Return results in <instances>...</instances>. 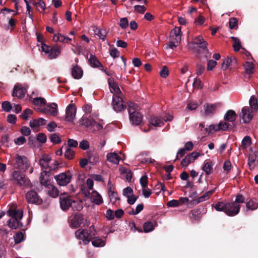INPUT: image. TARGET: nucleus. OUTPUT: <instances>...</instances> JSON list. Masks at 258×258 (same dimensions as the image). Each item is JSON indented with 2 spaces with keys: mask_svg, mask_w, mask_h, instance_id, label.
<instances>
[{
  "mask_svg": "<svg viewBox=\"0 0 258 258\" xmlns=\"http://www.w3.org/2000/svg\"><path fill=\"white\" fill-rule=\"evenodd\" d=\"M215 210L219 212H224L229 216H234L238 214L240 211V206L236 205L233 202H218L215 205L212 206Z\"/></svg>",
  "mask_w": 258,
  "mask_h": 258,
  "instance_id": "f257e3e1",
  "label": "nucleus"
},
{
  "mask_svg": "<svg viewBox=\"0 0 258 258\" xmlns=\"http://www.w3.org/2000/svg\"><path fill=\"white\" fill-rule=\"evenodd\" d=\"M96 232L94 226L92 225L89 230L86 229H78L75 234L78 239L82 240L85 244H87L92 239V236L96 235Z\"/></svg>",
  "mask_w": 258,
  "mask_h": 258,
  "instance_id": "f03ea898",
  "label": "nucleus"
},
{
  "mask_svg": "<svg viewBox=\"0 0 258 258\" xmlns=\"http://www.w3.org/2000/svg\"><path fill=\"white\" fill-rule=\"evenodd\" d=\"M135 103L130 102L128 105V108L127 110L130 121L133 124L138 125L142 122L143 116L139 112L135 110Z\"/></svg>",
  "mask_w": 258,
  "mask_h": 258,
  "instance_id": "7ed1b4c3",
  "label": "nucleus"
},
{
  "mask_svg": "<svg viewBox=\"0 0 258 258\" xmlns=\"http://www.w3.org/2000/svg\"><path fill=\"white\" fill-rule=\"evenodd\" d=\"M12 177L13 180L17 181V183L20 186H24L31 187L32 186L30 179L19 171H13Z\"/></svg>",
  "mask_w": 258,
  "mask_h": 258,
  "instance_id": "20e7f679",
  "label": "nucleus"
},
{
  "mask_svg": "<svg viewBox=\"0 0 258 258\" xmlns=\"http://www.w3.org/2000/svg\"><path fill=\"white\" fill-rule=\"evenodd\" d=\"M14 167L16 169L26 171L30 166V162L28 158L25 156L17 155L15 157Z\"/></svg>",
  "mask_w": 258,
  "mask_h": 258,
  "instance_id": "39448f33",
  "label": "nucleus"
},
{
  "mask_svg": "<svg viewBox=\"0 0 258 258\" xmlns=\"http://www.w3.org/2000/svg\"><path fill=\"white\" fill-rule=\"evenodd\" d=\"M73 175L70 170L60 173L54 176V178L58 184L60 186H66L71 181Z\"/></svg>",
  "mask_w": 258,
  "mask_h": 258,
  "instance_id": "423d86ee",
  "label": "nucleus"
},
{
  "mask_svg": "<svg viewBox=\"0 0 258 258\" xmlns=\"http://www.w3.org/2000/svg\"><path fill=\"white\" fill-rule=\"evenodd\" d=\"M73 199L71 196L68 195L64 192L60 194L59 196L60 207L63 211H67L70 207L73 202Z\"/></svg>",
  "mask_w": 258,
  "mask_h": 258,
  "instance_id": "0eeeda50",
  "label": "nucleus"
},
{
  "mask_svg": "<svg viewBox=\"0 0 258 258\" xmlns=\"http://www.w3.org/2000/svg\"><path fill=\"white\" fill-rule=\"evenodd\" d=\"M25 198L27 202L30 204L40 205L43 200L34 190H30L26 194Z\"/></svg>",
  "mask_w": 258,
  "mask_h": 258,
  "instance_id": "6e6552de",
  "label": "nucleus"
},
{
  "mask_svg": "<svg viewBox=\"0 0 258 258\" xmlns=\"http://www.w3.org/2000/svg\"><path fill=\"white\" fill-rule=\"evenodd\" d=\"M253 112L248 106L243 107L241 112L239 114V117L242 119L244 123H248L253 118Z\"/></svg>",
  "mask_w": 258,
  "mask_h": 258,
  "instance_id": "1a4fd4ad",
  "label": "nucleus"
},
{
  "mask_svg": "<svg viewBox=\"0 0 258 258\" xmlns=\"http://www.w3.org/2000/svg\"><path fill=\"white\" fill-rule=\"evenodd\" d=\"M76 110L75 104H69L66 108L65 120L73 122L76 116Z\"/></svg>",
  "mask_w": 258,
  "mask_h": 258,
  "instance_id": "9d476101",
  "label": "nucleus"
},
{
  "mask_svg": "<svg viewBox=\"0 0 258 258\" xmlns=\"http://www.w3.org/2000/svg\"><path fill=\"white\" fill-rule=\"evenodd\" d=\"M112 105L113 109L116 112L124 110L126 108L125 105L123 104L122 99L118 96L113 97Z\"/></svg>",
  "mask_w": 258,
  "mask_h": 258,
  "instance_id": "9b49d317",
  "label": "nucleus"
},
{
  "mask_svg": "<svg viewBox=\"0 0 258 258\" xmlns=\"http://www.w3.org/2000/svg\"><path fill=\"white\" fill-rule=\"evenodd\" d=\"M83 220V215L81 213H77L71 220L70 225L73 228H78L81 226Z\"/></svg>",
  "mask_w": 258,
  "mask_h": 258,
  "instance_id": "f8f14e48",
  "label": "nucleus"
},
{
  "mask_svg": "<svg viewBox=\"0 0 258 258\" xmlns=\"http://www.w3.org/2000/svg\"><path fill=\"white\" fill-rule=\"evenodd\" d=\"M26 92V89L21 85H15L12 95L18 98H22L24 97Z\"/></svg>",
  "mask_w": 258,
  "mask_h": 258,
  "instance_id": "ddd939ff",
  "label": "nucleus"
},
{
  "mask_svg": "<svg viewBox=\"0 0 258 258\" xmlns=\"http://www.w3.org/2000/svg\"><path fill=\"white\" fill-rule=\"evenodd\" d=\"M87 157L89 162L92 165H95L99 159V156L97 152L95 150H89L87 152Z\"/></svg>",
  "mask_w": 258,
  "mask_h": 258,
  "instance_id": "4468645a",
  "label": "nucleus"
},
{
  "mask_svg": "<svg viewBox=\"0 0 258 258\" xmlns=\"http://www.w3.org/2000/svg\"><path fill=\"white\" fill-rule=\"evenodd\" d=\"M71 74L75 79H80L83 75V71L82 68L77 64L73 66Z\"/></svg>",
  "mask_w": 258,
  "mask_h": 258,
  "instance_id": "2eb2a0df",
  "label": "nucleus"
},
{
  "mask_svg": "<svg viewBox=\"0 0 258 258\" xmlns=\"http://www.w3.org/2000/svg\"><path fill=\"white\" fill-rule=\"evenodd\" d=\"M237 117V115L235 111L233 110L230 109L227 110L225 113L224 119L225 121L231 122L233 124L234 123V121Z\"/></svg>",
  "mask_w": 258,
  "mask_h": 258,
  "instance_id": "dca6fc26",
  "label": "nucleus"
},
{
  "mask_svg": "<svg viewBox=\"0 0 258 258\" xmlns=\"http://www.w3.org/2000/svg\"><path fill=\"white\" fill-rule=\"evenodd\" d=\"M193 43L198 45L200 48L204 50H207V42L204 40L203 37L201 35L196 37L194 39Z\"/></svg>",
  "mask_w": 258,
  "mask_h": 258,
  "instance_id": "f3484780",
  "label": "nucleus"
},
{
  "mask_svg": "<svg viewBox=\"0 0 258 258\" xmlns=\"http://www.w3.org/2000/svg\"><path fill=\"white\" fill-rule=\"evenodd\" d=\"M202 217V214L199 210L194 209L189 213V217L192 221L198 222Z\"/></svg>",
  "mask_w": 258,
  "mask_h": 258,
  "instance_id": "a211bd4d",
  "label": "nucleus"
},
{
  "mask_svg": "<svg viewBox=\"0 0 258 258\" xmlns=\"http://www.w3.org/2000/svg\"><path fill=\"white\" fill-rule=\"evenodd\" d=\"M90 65L93 68H103V65L97 59V57L93 54H91L89 59Z\"/></svg>",
  "mask_w": 258,
  "mask_h": 258,
  "instance_id": "6ab92c4d",
  "label": "nucleus"
},
{
  "mask_svg": "<svg viewBox=\"0 0 258 258\" xmlns=\"http://www.w3.org/2000/svg\"><path fill=\"white\" fill-rule=\"evenodd\" d=\"M57 105L55 103L49 104L44 108L45 112L49 113L52 116L57 115Z\"/></svg>",
  "mask_w": 258,
  "mask_h": 258,
  "instance_id": "aec40b11",
  "label": "nucleus"
},
{
  "mask_svg": "<svg viewBox=\"0 0 258 258\" xmlns=\"http://www.w3.org/2000/svg\"><path fill=\"white\" fill-rule=\"evenodd\" d=\"M220 105V103L207 104L206 105H205L204 108L205 114L208 115L210 113H214L216 111V108Z\"/></svg>",
  "mask_w": 258,
  "mask_h": 258,
  "instance_id": "412c9836",
  "label": "nucleus"
},
{
  "mask_svg": "<svg viewBox=\"0 0 258 258\" xmlns=\"http://www.w3.org/2000/svg\"><path fill=\"white\" fill-rule=\"evenodd\" d=\"M92 202L97 205H99L103 203V199L101 195L96 191H93L90 197Z\"/></svg>",
  "mask_w": 258,
  "mask_h": 258,
  "instance_id": "4be33fe9",
  "label": "nucleus"
},
{
  "mask_svg": "<svg viewBox=\"0 0 258 258\" xmlns=\"http://www.w3.org/2000/svg\"><path fill=\"white\" fill-rule=\"evenodd\" d=\"M214 163L212 161H205L202 167V169L204 171L207 175H210L213 172Z\"/></svg>",
  "mask_w": 258,
  "mask_h": 258,
  "instance_id": "5701e85b",
  "label": "nucleus"
},
{
  "mask_svg": "<svg viewBox=\"0 0 258 258\" xmlns=\"http://www.w3.org/2000/svg\"><path fill=\"white\" fill-rule=\"evenodd\" d=\"M46 120L43 118H38L31 120L29 122V125L31 128H35L38 127L40 125H43L46 124Z\"/></svg>",
  "mask_w": 258,
  "mask_h": 258,
  "instance_id": "b1692460",
  "label": "nucleus"
},
{
  "mask_svg": "<svg viewBox=\"0 0 258 258\" xmlns=\"http://www.w3.org/2000/svg\"><path fill=\"white\" fill-rule=\"evenodd\" d=\"M47 172L46 171H42L40 176V182L42 185L45 186L47 187L48 185H51L50 183V180L49 179V175L45 178V176L47 175Z\"/></svg>",
  "mask_w": 258,
  "mask_h": 258,
  "instance_id": "393cba45",
  "label": "nucleus"
},
{
  "mask_svg": "<svg viewBox=\"0 0 258 258\" xmlns=\"http://www.w3.org/2000/svg\"><path fill=\"white\" fill-rule=\"evenodd\" d=\"M108 83L110 90L113 91L114 93L118 94L121 93L120 90L117 85V84L114 81L113 79L109 78L108 79Z\"/></svg>",
  "mask_w": 258,
  "mask_h": 258,
  "instance_id": "a878e982",
  "label": "nucleus"
},
{
  "mask_svg": "<svg viewBox=\"0 0 258 258\" xmlns=\"http://www.w3.org/2000/svg\"><path fill=\"white\" fill-rule=\"evenodd\" d=\"M60 47L57 45H55L52 47L49 53L50 58H55L60 54Z\"/></svg>",
  "mask_w": 258,
  "mask_h": 258,
  "instance_id": "bb28decb",
  "label": "nucleus"
},
{
  "mask_svg": "<svg viewBox=\"0 0 258 258\" xmlns=\"http://www.w3.org/2000/svg\"><path fill=\"white\" fill-rule=\"evenodd\" d=\"M149 122L155 126H161L164 124L163 120L155 116H152L150 117L149 119Z\"/></svg>",
  "mask_w": 258,
  "mask_h": 258,
  "instance_id": "cd10ccee",
  "label": "nucleus"
},
{
  "mask_svg": "<svg viewBox=\"0 0 258 258\" xmlns=\"http://www.w3.org/2000/svg\"><path fill=\"white\" fill-rule=\"evenodd\" d=\"M120 159L119 156L115 153H110L107 155V161L114 164H118Z\"/></svg>",
  "mask_w": 258,
  "mask_h": 258,
  "instance_id": "c85d7f7f",
  "label": "nucleus"
},
{
  "mask_svg": "<svg viewBox=\"0 0 258 258\" xmlns=\"http://www.w3.org/2000/svg\"><path fill=\"white\" fill-rule=\"evenodd\" d=\"M46 188L47 189V194L49 196L51 197L52 198H55L58 196L59 190L56 187H55L53 185L51 184L50 185H48V186Z\"/></svg>",
  "mask_w": 258,
  "mask_h": 258,
  "instance_id": "c756f323",
  "label": "nucleus"
},
{
  "mask_svg": "<svg viewBox=\"0 0 258 258\" xmlns=\"http://www.w3.org/2000/svg\"><path fill=\"white\" fill-rule=\"evenodd\" d=\"M218 125L219 127H218V128L219 131L220 130L227 131L228 129H233L236 125L235 123H233V125H231L227 122L223 121H220Z\"/></svg>",
  "mask_w": 258,
  "mask_h": 258,
  "instance_id": "7c9ffc66",
  "label": "nucleus"
},
{
  "mask_svg": "<svg viewBox=\"0 0 258 258\" xmlns=\"http://www.w3.org/2000/svg\"><path fill=\"white\" fill-rule=\"evenodd\" d=\"M91 240L92 241V245L95 247H102L104 246L105 244V241L99 237H95L92 238Z\"/></svg>",
  "mask_w": 258,
  "mask_h": 258,
  "instance_id": "2f4dec72",
  "label": "nucleus"
},
{
  "mask_svg": "<svg viewBox=\"0 0 258 258\" xmlns=\"http://www.w3.org/2000/svg\"><path fill=\"white\" fill-rule=\"evenodd\" d=\"M94 31L95 34L97 35L100 39H102L103 41L105 40L107 34L106 30L96 27L94 30Z\"/></svg>",
  "mask_w": 258,
  "mask_h": 258,
  "instance_id": "473e14b6",
  "label": "nucleus"
},
{
  "mask_svg": "<svg viewBox=\"0 0 258 258\" xmlns=\"http://www.w3.org/2000/svg\"><path fill=\"white\" fill-rule=\"evenodd\" d=\"M72 210L74 211H80L82 210L83 207L82 205V202L78 200H73V202L71 205Z\"/></svg>",
  "mask_w": 258,
  "mask_h": 258,
  "instance_id": "72a5a7b5",
  "label": "nucleus"
},
{
  "mask_svg": "<svg viewBox=\"0 0 258 258\" xmlns=\"http://www.w3.org/2000/svg\"><path fill=\"white\" fill-rule=\"evenodd\" d=\"M244 67L246 74L250 75L253 73L254 67L252 62L246 61Z\"/></svg>",
  "mask_w": 258,
  "mask_h": 258,
  "instance_id": "f704fd0d",
  "label": "nucleus"
},
{
  "mask_svg": "<svg viewBox=\"0 0 258 258\" xmlns=\"http://www.w3.org/2000/svg\"><path fill=\"white\" fill-rule=\"evenodd\" d=\"M181 33L180 28H175L172 33L173 39H174L177 43L180 42L181 40Z\"/></svg>",
  "mask_w": 258,
  "mask_h": 258,
  "instance_id": "c9c22d12",
  "label": "nucleus"
},
{
  "mask_svg": "<svg viewBox=\"0 0 258 258\" xmlns=\"http://www.w3.org/2000/svg\"><path fill=\"white\" fill-rule=\"evenodd\" d=\"M251 144V139L248 136H245L242 140L241 148L242 149H246Z\"/></svg>",
  "mask_w": 258,
  "mask_h": 258,
  "instance_id": "e433bc0d",
  "label": "nucleus"
},
{
  "mask_svg": "<svg viewBox=\"0 0 258 258\" xmlns=\"http://www.w3.org/2000/svg\"><path fill=\"white\" fill-rule=\"evenodd\" d=\"M94 121V120L93 119H90L88 117H83L80 120V124L84 125L86 127H91Z\"/></svg>",
  "mask_w": 258,
  "mask_h": 258,
  "instance_id": "4c0bfd02",
  "label": "nucleus"
},
{
  "mask_svg": "<svg viewBox=\"0 0 258 258\" xmlns=\"http://www.w3.org/2000/svg\"><path fill=\"white\" fill-rule=\"evenodd\" d=\"M250 109L252 110L256 111L258 109V104L256 98L254 96H252L250 97L249 101Z\"/></svg>",
  "mask_w": 258,
  "mask_h": 258,
  "instance_id": "58836bf2",
  "label": "nucleus"
},
{
  "mask_svg": "<svg viewBox=\"0 0 258 258\" xmlns=\"http://www.w3.org/2000/svg\"><path fill=\"white\" fill-rule=\"evenodd\" d=\"M31 2L37 8L39 11H40L39 8L41 9L42 11H43L45 9V4L42 0H31Z\"/></svg>",
  "mask_w": 258,
  "mask_h": 258,
  "instance_id": "ea45409f",
  "label": "nucleus"
},
{
  "mask_svg": "<svg viewBox=\"0 0 258 258\" xmlns=\"http://www.w3.org/2000/svg\"><path fill=\"white\" fill-rule=\"evenodd\" d=\"M194 162V159L187 155L181 162V165L185 168L190 163Z\"/></svg>",
  "mask_w": 258,
  "mask_h": 258,
  "instance_id": "a19ab883",
  "label": "nucleus"
},
{
  "mask_svg": "<svg viewBox=\"0 0 258 258\" xmlns=\"http://www.w3.org/2000/svg\"><path fill=\"white\" fill-rule=\"evenodd\" d=\"M258 158V152L250 153L248 156V165L250 167Z\"/></svg>",
  "mask_w": 258,
  "mask_h": 258,
  "instance_id": "79ce46f5",
  "label": "nucleus"
},
{
  "mask_svg": "<svg viewBox=\"0 0 258 258\" xmlns=\"http://www.w3.org/2000/svg\"><path fill=\"white\" fill-rule=\"evenodd\" d=\"M57 37L56 40H59V42L62 43H67L69 41H71L72 39L71 38H69L67 36H64L61 34L60 33H57V34L54 35V38Z\"/></svg>",
  "mask_w": 258,
  "mask_h": 258,
  "instance_id": "37998d69",
  "label": "nucleus"
},
{
  "mask_svg": "<svg viewBox=\"0 0 258 258\" xmlns=\"http://www.w3.org/2000/svg\"><path fill=\"white\" fill-rule=\"evenodd\" d=\"M33 103L35 105L42 106L46 104V101L42 97H36L33 99Z\"/></svg>",
  "mask_w": 258,
  "mask_h": 258,
  "instance_id": "c03bdc74",
  "label": "nucleus"
},
{
  "mask_svg": "<svg viewBox=\"0 0 258 258\" xmlns=\"http://www.w3.org/2000/svg\"><path fill=\"white\" fill-rule=\"evenodd\" d=\"M143 228L145 232L147 233L153 231L154 229V226L152 222L148 221L144 224Z\"/></svg>",
  "mask_w": 258,
  "mask_h": 258,
  "instance_id": "a18cd8bd",
  "label": "nucleus"
},
{
  "mask_svg": "<svg viewBox=\"0 0 258 258\" xmlns=\"http://www.w3.org/2000/svg\"><path fill=\"white\" fill-rule=\"evenodd\" d=\"M66 150L64 153V157L68 160L73 159L75 156V152L69 147H66Z\"/></svg>",
  "mask_w": 258,
  "mask_h": 258,
  "instance_id": "49530a36",
  "label": "nucleus"
},
{
  "mask_svg": "<svg viewBox=\"0 0 258 258\" xmlns=\"http://www.w3.org/2000/svg\"><path fill=\"white\" fill-rule=\"evenodd\" d=\"M231 39L234 42L233 45L234 50L235 51H238L241 48V45L239 40L237 37H231Z\"/></svg>",
  "mask_w": 258,
  "mask_h": 258,
  "instance_id": "de8ad7c7",
  "label": "nucleus"
},
{
  "mask_svg": "<svg viewBox=\"0 0 258 258\" xmlns=\"http://www.w3.org/2000/svg\"><path fill=\"white\" fill-rule=\"evenodd\" d=\"M246 207L249 210H254L257 208L258 204L250 199L246 203Z\"/></svg>",
  "mask_w": 258,
  "mask_h": 258,
  "instance_id": "09e8293b",
  "label": "nucleus"
},
{
  "mask_svg": "<svg viewBox=\"0 0 258 258\" xmlns=\"http://www.w3.org/2000/svg\"><path fill=\"white\" fill-rule=\"evenodd\" d=\"M18 221L16 218H11L7 222L8 225L11 229H16L18 228Z\"/></svg>",
  "mask_w": 258,
  "mask_h": 258,
  "instance_id": "8fccbe9b",
  "label": "nucleus"
},
{
  "mask_svg": "<svg viewBox=\"0 0 258 258\" xmlns=\"http://www.w3.org/2000/svg\"><path fill=\"white\" fill-rule=\"evenodd\" d=\"M215 188L212 190H209L205 192L202 196L199 197L201 202H203L208 199L211 197V196L215 192Z\"/></svg>",
  "mask_w": 258,
  "mask_h": 258,
  "instance_id": "3c124183",
  "label": "nucleus"
},
{
  "mask_svg": "<svg viewBox=\"0 0 258 258\" xmlns=\"http://www.w3.org/2000/svg\"><path fill=\"white\" fill-rule=\"evenodd\" d=\"M24 235L22 232H18L16 233L14 236L15 243L18 244L23 241L24 240Z\"/></svg>",
  "mask_w": 258,
  "mask_h": 258,
  "instance_id": "603ef678",
  "label": "nucleus"
},
{
  "mask_svg": "<svg viewBox=\"0 0 258 258\" xmlns=\"http://www.w3.org/2000/svg\"><path fill=\"white\" fill-rule=\"evenodd\" d=\"M49 139L53 144H58L61 142L60 138L56 134H51L49 137Z\"/></svg>",
  "mask_w": 258,
  "mask_h": 258,
  "instance_id": "864d4df0",
  "label": "nucleus"
},
{
  "mask_svg": "<svg viewBox=\"0 0 258 258\" xmlns=\"http://www.w3.org/2000/svg\"><path fill=\"white\" fill-rule=\"evenodd\" d=\"M33 113V111L31 109L29 108L26 109L20 115V116L23 119L26 120L29 118L30 115H31Z\"/></svg>",
  "mask_w": 258,
  "mask_h": 258,
  "instance_id": "5fc2aeb1",
  "label": "nucleus"
},
{
  "mask_svg": "<svg viewBox=\"0 0 258 258\" xmlns=\"http://www.w3.org/2000/svg\"><path fill=\"white\" fill-rule=\"evenodd\" d=\"M2 107L3 109L6 112H10L12 108V105L9 101H4L2 103Z\"/></svg>",
  "mask_w": 258,
  "mask_h": 258,
  "instance_id": "6e6d98bb",
  "label": "nucleus"
},
{
  "mask_svg": "<svg viewBox=\"0 0 258 258\" xmlns=\"http://www.w3.org/2000/svg\"><path fill=\"white\" fill-rule=\"evenodd\" d=\"M140 183L142 187H147L148 183V178L147 175H144L140 179Z\"/></svg>",
  "mask_w": 258,
  "mask_h": 258,
  "instance_id": "4d7b16f0",
  "label": "nucleus"
},
{
  "mask_svg": "<svg viewBox=\"0 0 258 258\" xmlns=\"http://www.w3.org/2000/svg\"><path fill=\"white\" fill-rule=\"evenodd\" d=\"M219 127L218 124L217 125L216 124H211L209 126L208 128H206V132L208 133V134H212L213 132H218L219 130L218 128Z\"/></svg>",
  "mask_w": 258,
  "mask_h": 258,
  "instance_id": "13d9d810",
  "label": "nucleus"
},
{
  "mask_svg": "<svg viewBox=\"0 0 258 258\" xmlns=\"http://www.w3.org/2000/svg\"><path fill=\"white\" fill-rule=\"evenodd\" d=\"M115 217L114 212L110 209H108L106 212V218L107 220H112Z\"/></svg>",
  "mask_w": 258,
  "mask_h": 258,
  "instance_id": "bf43d9fd",
  "label": "nucleus"
},
{
  "mask_svg": "<svg viewBox=\"0 0 258 258\" xmlns=\"http://www.w3.org/2000/svg\"><path fill=\"white\" fill-rule=\"evenodd\" d=\"M36 140L41 143H45L46 142L47 137L44 133H39L37 135Z\"/></svg>",
  "mask_w": 258,
  "mask_h": 258,
  "instance_id": "052dcab7",
  "label": "nucleus"
},
{
  "mask_svg": "<svg viewBox=\"0 0 258 258\" xmlns=\"http://www.w3.org/2000/svg\"><path fill=\"white\" fill-rule=\"evenodd\" d=\"M229 24L230 28L233 29L237 26L238 20L236 18H231L229 19Z\"/></svg>",
  "mask_w": 258,
  "mask_h": 258,
  "instance_id": "680f3d73",
  "label": "nucleus"
},
{
  "mask_svg": "<svg viewBox=\"0 0 258 258\" xmlns=\"http://www.w3.org/2000/svg\"><path fill=\"white\" fill-rule=\"evenodd\" d=\"M134 10L140 14H144L147 9L144 6L136 5L134 6Z\"/></svg>",
  "mask_w": 258,
  "mask_h": 258,
  "instance_id": "e2e57ef3",
  "label": "nucleus"
},
{
  "mask_svg": "<svg viewBox=\"0 0 258 258\" xmlns=\"http://www.w3.org/2000/svg\"><path fill=\"white\" fill-rule=\"evenodd\" d=\"M169 75V71L168 69V68L164 66L163 67L162 70L160 72V75L161 77L165 78H166Z\"/></svg>",
  "mask_w": 258,
  "mask_h": 258,
  "instance_id": "0e129e2a",
  "label": "nucleus"
},
{
  "mask_svg": "<svg viewBox=\"0 0 258 258\" xmlns=\"http://www.w3.org/2000/svg\"><path fill=\"white\" fill-rule=\"evenodd\" d=\"M90 146L89 142L87 140H83L79 144V148L83 150L89 149Z\"/></svg>",
  "mask_w": 258,
  "mask_h": 258,
  "instance_id": "69168bd1",
  "label": "nucleus"
},
{
  "mask_svg": "<svg viewBox=\"0 0 258 258\" xmlns=\"http://www.w3.org/2000/svg\"><path fill=\"white\" fill-rule=\"evenodd\" d=\"M120 27L122 29H125L128 26V21L126 18H122L120 20Z\"/></svg>",
  "mask_w": 258,
  "mask_h": 258,
  "instance_id": "338daca9",
  "label": "nucleus"
},
{
  "mask_svg": "<svg viewBox=\"0 0 258 258\" xmlns=\"http://www.w3.org/2000/svg\"><path fill=\"white\" fill-rule=\"evenodd\" d=\"M166 205L168 207H176L179 205V201L178 200H172L168 201Z\"/></svg>",
  "mask_w": 258,
  "mask_h": 258,
  "instance_id": "774afa93",
  "label": "nucleus"
}]
</instances>
